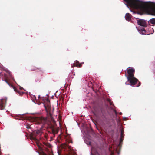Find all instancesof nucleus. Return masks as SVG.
I'll return each mask as SVG.
<instances>
[{
  "label": "nucleus",
  "mask_w": 155,
  "mask_h": 155,
  "mask_svg": "<svg viewBox=\"0 0 155 155\" xmlns=\"http://www.w3.org/2000/svg\"><path fill=\"white\" fill-rule=\"evenodd\" d=\"M131 8L155 16V3L139 0H124Z\"/></svg>",
  "instance_id": "f257e3e1"
},
{
  "label": "nucleus",
  "mask_w": 155,
  "mask_h": 155,
  "mask_svg": "<svg viewBox=\"0 0 155 155\" xmlns=\"http://www.w3.org/2000/svg\"><path fill=\"white\" fill-rule=\"evenodd\" d=\"M94 114L102 125H105L108 124L107 114L105 110L103 109L99 110H95Z\"/></svg>",
  "instance_id": "f03ea898"
},
{
  "label": "nucleus",
  "mask_w": 155,
  "mask_h": 155,
  "mask_svg": "<svg viewBox=\"0 0 155 155\" xmlns=\"http://www.w3.org/2000/svg\"><path fill=\"white\" fill-rule=\"evenodd\" d=\"M35 120L36 124H41L42 127H43L45 124L48 123L47 118L43 117H36Z\"/></svg>",
  "instance_id": "7ed1b4c3"
},
{
  "label": "nucleus",
  "mask_w": 155,
  "mask_h": 155,
  "mask_svg": "<svg viewBox=\"0 0 155 155\" xmlns=\"http://www.w3.org/2000/svg\"><path fill=\"white\" fill-rule=\"evenodd\" d=\"M128 81H129L130 85L131 86H134L138 82V84L137 86L139 87L140 85V83L138 81V80L135 78L134 77L133 78H127Z\"/></svg>",
  "instance_id": "20e7f679"
},
{
  "label": "nucleus",
  "mask_w": 155,
  "mask_h": 155,
  "mask_svg": "<svg viewBox=\"0 0 155 155\" xmlns=\"http://www.w3.org/2000/svg\"><path fill=\"white\" fill-rule=\"evenodd\" d=\"M128 75L127 77V78H133L134 77L135 69L133 68H131L127 69Z\"/></svg>",
  "instance_id": "39448f33"
},
{
  "label": "nucleus",
  "mask_w": 155,
  "mask_h": 155,
  "mask_svg": "<svg viewBox=\"0 0 155 155\" xmlns=\"http://www.w3.org/2000/svg\"><path fill=\"white\" fill-rule=\"evenodd\" d=\"M41 134V131L39 130H37L35 132L33 135L31 137L32 139L35 141H38V138L39 137Z\"/></svg>",
  "instance_id": "423d86ee"
},
{
  "label": "nucleus",
  "mask_w": 155,
  "mask_h": 155,
  "mask_svg": "<svg viewBox=\"0 0 155 155\" xmlns=\"http://www.w3.org/2000/svg\"><path fill=\"white\" fill-rule=\"evenodd\" d=\"M49 127L51 131V133L52 134H53L54 135V136L55 135L58 133L59 131V128L55 127L52 124L50 125Z\"/></svg>",
  "instance_id": "0eeeda50"
},
{
  "label": "nucleus",
  "mask_w": 155,
  "mask_h": 155,
  "mask_svg": "<svg viewBox=\"0 0 155 155\" xmlns=\"http://www.w3.org/2000/svg\"><path fill=\"white\" fill-rule=\"evenodd\" d=\"M6 100L5 99L0 100V110H3L5 109Z\"/></svg>",
  "instance_id": "6e6552de"
},
{
  "label": "nucleus",
  "mask_w": 155,
  "mask_h": 155,
  "mask_svg": "<svg viewBox=\"0 0 155 155\" xmlns=\"http://www.w3.org/2000/svg\"><path fill=\"white\" fill-rule=\"evenodd\" d=\"M138 24L141 26L146 27L147 26V24L145 21L143 19H139L137 20Z\"/></svg>",
  "instance_id": "1a4fd4ad"
},
{
  "label": "nucleus",
  "mask_w": 155,
  "mask_h": 155,
  "mask_svg": "<svg viewBox=\"0 0 155 155\" xmlns=\"http://www.w3.org/2000/svg\"><path fill=\"white\" fill-rule=\"evenodd\" d=\"M43 148H45V151L48 153H49L50 151L47 148L45 147V146L47 147H48L50 148L51 147V145L48 143L44 142L43 143Z\"/></svg>",
  "instance_id": "9d476101"
},
{
  "label": "nucleus",
  "mask_w": 155,
  "mask_h": 155,
  "mask_svg": "<svg viewBox=\"0 0 155 155\" xmlns=\"http://www.w3.org/2000/svg\"><path fill=\"white\" fill-rule=\"evenodd\" d=\"M82 63H80L79 61L76 60L74 61V65L77 67H81L82 66Z\"/></svg>",
  "instance_id": "9b49d317"
},
{
  "label": "nucleus",
  "mask_w": 155,
  "mask_h": 155,
  "mask_svg": "<svg viewBox=\"0 0 155 155\" xmlns=\"http://www.w3.org/2000/svg\"><path fill=\"white\" fill-rule=\"evenodd\" d=\"M131 15L129 13H126L125 16V18L126 20L128 21H130L131 20Z\"/></svg>",
  "instance_id": "f8f14e48"
},
{
  "label": "nucleus",
  "mask_w": 155,
  "mask_h": 155,
  "mask_svg": "<svg viewBox=\"0 0 155 155\" xmlns=\"http://www.w3.org/2000/svg\"><path fill=\"white\" fill-rule=\"evenodd\" d=\"M37 70H39V71L41 72L42 73H44L43 71L41 69V68H37L34 66H32L31 68V71H36Z\"/></svg>",
  "instance_id": "ddd939ff"
},
{
  "label": "nucleus",
  "mask_w": 155,
  "mask_h": 155,
  "mask_svg": "<svg viewBox=\"0 0 155 155\" xmlns=\"http://www.w3.org/2000/svg\"><path fill=\"white\" fill-rule=\"evenodd\" d=\"M48 117L49 119H51V121L53 122H54V120L52 116V115L50 113H49L48 114Z\"/></svg>",
  "instance_id": "4468645a"
},
{
  "label": "nucleus",
  "mask_w": 155,
  "mask_h": 155,
  "mask_svg": "<svg viewBox=\"0 0 155 155\" xmlns=\"http://www.w3.org/2000/svg\"><path fill=\"white\" fill-rule=\"evenodd\" d=\"M149 23H150L152 24L155 25V18L150 19L148 21Z\"/></svg>",
  "instance_id": "2eb2a0df"
},
{
  "label": "nucleus",
  "mask_w": 155,
  "mask_h": 155,
  "mask_svg": "<svg viewBox=\"0 0 155 155\" xmlns=\"http://www.w3.org/2000/svg\"><path fill=\"white\" fill-rule=\"evenodd\" d=\"M5 81L10 86H11L15 90V87L11 83L9 82L7 79H5Z\"/></svg>",
  "instance_id": "dca6fc26"
},
{
  "label": "nucleus",
  "mask_w": 155,
  "mask_h": 155,
  "mask_svg": "<svg viewBox=\"0 0 155 155\" xmlns=\"http://www.w3.org/2000/svg\"><path fill=\"white\" fill-rule=\"evenodd\" d=\"M139 32L140 34H145L146 33V31L143 28H142L140 30H139Z\"/></svg>",
  "instance_id": "f3484780"
},
{
  "label": "nucleus",
  "mask_w": 155,
  "mask_h": 155,
  "mask_svg": "<svg viewBox=\"0 0 155 155\" xmlns=\"http://www.w3.org/2000/svg\"><path fill=\"white\" fill-rule=\"evenodd\" d=\"M124 130H122L121 131V135L120 136V138H123L124 137Z\"/></svg>",
  "instance_id": "a211bd4d"
},
{
  "label": "nucleus",
  "mask_w": 155,
  "mask_h": 155,
  "mask_svg": "<svg viewBox=\"0 0 155 155\" xmlns=\"http://www.w3.org/2000/svg\"><path fill=\"white\" fill-rule=\"evenodd\" d=\"M123 141V138H120V144L122 143Z\"/></svg>",
  "instance_id": "6ab92c4d"
},
{
  "label": "nucleus",
  "mask_w": 155,
  "mask_h": 155,
  "mask_svg": "<svg viewBox=\"0 0 155 155\" xmlns=\"http://www.w3.org/2000/svg\"><path fill=\"white\" fill-rule=\"evenodd\" d=\"M39 149L41 150H43L42 148L41 147L39 146H38Z\"/></svg>",
  "instance_id": "aec40b11"
},
{
  "label": "nucleus",
  "mask_w": 155,
  "mask_h": 155,
  "mask_svg": "<svg viewBox=\"0 0 155 155\" xmlns=\"http://www.w3.org/2000/svg\"><path fill=\"white\" fill-rule=\"evenodd\" d=\"M110 105H112V103L111 102H110Z\"/></svg>",
  "instance_id": "412c9836"
},
{
  "label": "nucleus",
  "mask_w": 155,
  "mask_h": 155,
  "mask_svg": "<svg viewBox=\"0 0 155 155\" xmlns=\"http://www.w3.org/2000/svg\"><path fill=\"white\" fill-rule=\"evenodd\" d=\"M38 98H40V95H39V96H38Z\"/></svg>",
  "instance_id": "4be33fe9"
},
{
  "label": "nucleus",
  "mask_w": 155,
  "mask_h": 155,
  "mask_svg": "<svg viewBox=\"0 0 155 155\" xmlns=\"http://www.w3.org/2000/svg\"><path fill=\"white\" fill-rule=\"evenodd\" d=\"M45 109H46V106L45 105Z\"/></svg>",
  "instance_id": "5701e85b"
},
{
  "label": "nucleus",
  "mask_w": 155,
  "mask_h": 155,
  "mask_svg": "<svg viewBox=\"0 0 155 155\" xmlns=\"http://www.w3.org/2000/svg\"><path fill=\"white\" fill-rule=\"evenodd\" d=\"M44 155H47L45 153H44Z\"/></svg>",
  "instance_id": "b1692460"
},
{
  "label": "nucleus",
  "mask_w": 155,
  "mask_h": 155,
  "mask_svg": "<svg viewBox=\"0 0 155 155\" xmlns=\"http://www.w3.org/2000/svg\"><path fill=\"white\" fill-rule=\"evenodd\" d=\"M49 155H52V154H49Z\"/></svg>",
  "instance_id": "393cba45"
},
{
  "label": "nucleus",
  "mask_w": 155,
  "mask_h": 155,
  "mask_svg": "<svg viewBox=\"0 0 155 155\" xmlns=\"http://www.w3.org/2000/svg\"><path fill=\"white\" fill-rule=\"evenodd\" d=\"M1 74V73H0V74Z\"/></svg>",
  "instance_id": "a878e982"
}]
</instances>
